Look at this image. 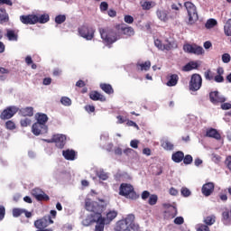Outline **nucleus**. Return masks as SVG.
Wrapping results in <instances>:
<instances>
[{"instance_id":"48","label":"nucleus","mask_w":231,"mask_h":231,"mask_svg":"<svg viewBox=\"0 0 231 231\" xmlns=\"http://www.w3.org/2000/svg\"><path fill=\"white\" fill-rule=\"evenodd\" d=\"M197 231H210V227L204 224H199L197 226Z\"/></svg>"},{"instance_id":"62","label":"nucleus","mask_w":231,"mask_h":231,"mask_svg":"<svg viewBox=\"0 0 231 231\" xmlns=\"http://www.w3.org/2000/svg\"><path fill=\"white\" fill-rule=\"evenodd\" d=\"M226 163L227 169H229V171H231V155L226 157Z\"/></svg>"},{"instance_id":"47","label":"nucleus","mask_w":231,"mask_h":231,"mask_svg":"<svg viewBox=\"0 0 231 231\" xmlns=\"http://www.w3.org/2000/svg\"><path fill=\"white\" fill-rule=\"evenodd\" d=\"M174 48V43L168 42L166 44L162 45V51L166 50V51H171V50Z\"/></svg>"},{"instance_id":"33","label":"nucleus","mask_w":231,"mask_h":231,"mask_svg":"<svg viewBox=\"0 0 231 231\" xmlns=\"http://www.w3.org/2000/svg\"><path fill=\"white\" fill-rule=\"evenodd\" d=\"M204 223L208 226H212L214 223H216V217L215 216H208L204 218Z\"/></svg>"},{"instance_id":"25","label":"nucleus","mask_w":231,"mask_h":231,"mask_svg":"<svg viewBox=\"0 0 231 231\" xmlns=\"http://www.w3.org/2000/svg\"><path fill=\"white\" fill-rule=\"evenodd\" d=\"M137 71H149L151 69V62L149 60L143 63H136Z\"/></svg>"},{"instance_id":"52","label":"nucleus","mask_w":231,"mask_h":231,"mask_svg":"<svg viewBox=\"0 0 231 231\" xmlns=\"http://www.w3.org/2000/svg\"><path fill=\"white\" fill-rule=\"evenodd\" d=\"M84 108L87 113H95V106L93 105H86Z\"/></svg>"},{"instance_id":"60","label":"nucleus","mask_w":231,"mask_h":231,"mask_svg":"<svg viewBox=\"0 0 231 231\" xmlns=\"http://www.w3.org/2000/svg\"><path fill=\"white\" fill-rule=\"evenodd\" d=\"M154 45L156 46V48H158L159 50H163V44L162 43V41L160 40H155L154 41Z\"/></svg>"},{"instance_id":"38","label":"nucleus","mask_w":231,"mask_h":231,"mask_svg":"<svg viewBox=\"0 0 231 231\" xmlns=\"http://www.w3.org/2000/svg\"><path fill=\"white\" fill-rule=\"evenodd\" d=\"M156 203H158V195L152 194L149 197L148 204H150L152 207H154V205H156Z\"/></svg>"},{"instance_id":"13","label":"nucleus","mask_w":231,"mask_h":231,"mask_svg":"<svg viewBox=\"0 0 231 231\" xmlns=\"http://www.w3.org/2000/svg\"><path fill=\"white\" fill-rule=\"evenodd\" d=\"M32 131L35 136H39V134H46V133H48V125L41 123H34L32 126Z\"/></svg>"},{"instance_id":"30","label":"nucleus","mask_w":231,"mask_h":231,"mask_svg":"<svg viewBox=\"0 0 231 231\" xmlns=\"http://www.w3.org/2000/svg\"><path fill=\"white\" fill-rule=\"evenodd\" d=\"M162 149L164 151H173L174 150V144L171 143L169 140H164L161 143Z\"/></svg>"},{"instance_id":"1","label":"nucleus","mask_w":231,"mask_h":231,"mask_svg":"<svg viewBox=\"0 0 231 231\" xmlns=\"http://www.w3.org/2000/svg\"><path fill=\"white\" fill-rule=\"evenodd\" d=\"M85 208L88 212H93L90 216L87 217H90L91 219L98 218V214L102 216V212L107 208V202L104 199H99V202L93 201L91 199H85Z\"/></svg>"},{"instance_id":"63","label":"nucleus","mask_w":231,"mask_h":231,"mask_svg":"<svg viewBox=\"0 0 231 231\" xmlns=\"http://www.w3.org/2000/svg\"><path fill=\"white\" fill-rule=\"evenodd\" d=\"M76 86L77 88H84L86 86V82H84L82 79H79L77 81Z\"/></svg>"},{"instance_id":"40","label":"nucleus","mask_w":231,"mask_h":231,"mask_svg":"<svg viewBox=\"0 0 231 231\" xmlns=\"http://www.w3.org/2000/svg\"><path fill=\"white\" fill-rule=\"evenodd\" d=\"M116 216H118V212L115 210L109 211L108 213H106V219L107 221H113V219L116 217Z\"/></svg>"},{"instance_id":"14","label":"nucleus","mask_w":231,"mask_h":231,"mask_svg":"<svg viewBox=\"0 0 231 231\" xmlns=\"http://www.w3.org/2000/svg\"><path fill=\"white\" fill-rule=\"evenodd\" d=\"M20 21L23 24H36L37 14L21 15Z\"/></svg>"},{"instance_id":"4","label":"nucleus","mask_w":231,"mask_h":231,"mask_svg":"<svg viewBox=\"0 0 231 231\" xmlns=\"http://www.w3.org/2000/svg\"><path fill=\"white\" fill-rule=\"evenodd\" d=\"M184 6L188 12V23L194 24V23L199 19V16H198V9L196 8V5L192 4V2H185Z\"/></svg>"},{"instance_id":"50","label":"nucleus","mask_w":231,"mask_h":231,"mask_svg":"<svg viewBox=\"0 0 231 231\" xmlns=\"http://www.w3.org/2000/svg\"><path fill=\"white\" fill-rule=\"evenodd\" d=\"M230 60H231V56L228 53H224L222 55V62H224V64H228Z\"/></svg>"},{"instance_id":"2","label":"nucleus","mask_w":231,"mask_h":231,"mask_svg":"<svg viewBox=\"0 0 231 231\" xmlns=\"http://www.w3.org/2000/svg\"><path fill=\"white\" fill-rule=\"evenodd\" d=\"M119 195L124 196L127 199H137L138 195L134 191L133 185L128 183H122L119 188Z\"/></svg>"},{"instance_id":"19","label":"nucleus","mask_w":231,"mask_h":231,"mask_svg":"<svg viewBox=\"0 0 231 231\" xmlns=\"http://www.w3.org/2000/svg\"><path fill=\"white\" fill-rule=\"evenodd\" d=\"M89 98L95 102H106V97L100 94L98 91H92L89 93Z\"/></svg>"},{"instance_id":"57","label":"nucleus","mask_w":231,"mask_h":231,"mask_svg":"<svg viewBox=\"0 0 231 231\" xmlns=\"http://www.w3.org/2000/svg\"><path fill=\"white\" fill-rule=\"evenodd\" d=\"M213 80H215V82H217L218 84H221V82H225V78L217 74V76H215Z\"/></svg>"},{"instance_id":"23","label":"nucleus","mask_w":231,"mask_h":231,"mask_svg":"<svg viewBox=\"0 0 231 231\" xmlns=\"http://www.w3.org/2000/svg\"><path fill=\"white\" fill-rule=\"evenodd\" d=\"M19 115L21 116H33V107L27 106L21 109H18Z\"/></svg>"},{"instance_id":"21","label":"nucleus","mask_w":231,"mask_h":231,"mask_svg":"<svg viewBox=\"0 0 231 231\" xmlns=\"http://www.w3.org/2000/svg\"><path fill=\"white\" fill-rule=\"evenodd\" d=\"M156 14L160 21H162L163 23L169 21V11L158 9Z\"/></svg>"},{"instance_id":"11","label":"nucleus","mask_w":231,"mask_h":231,"mask_svg":"<svg viewBox=\"0 0 231 231\" xmlns=\"http://www.w3.org/2000/svg\"><path fill=\"white\" fill-rule=\"evenodd\" d=\"M19 108L16 106H8L0 115L1 120H10L17 112Z\"/></svg>"},{"instance_id":"26","label":"nucleus","mask_w":231,"mask_h":231,"mask_svg":"<svg viewBox=\"0 0 231 231\" xmlns=\"http://www.w3.org/2000/svg\"><path fill=\"white\" fill-rule=\"evenodd\" d=\"M50 22V14H43L37 15L36 14V24L39 23L40 24H46V23Z\"/></svg>"},{"instance_id":"41","label":"nucleus","mask_w":231,"mask_h":231,"mask_svg":"<svg viewBox=\"0 0 231 231\" xmlns=\"http://www.w3.org/2000/svg\"><path fill=\"white\" fill-rule=\"evenodd\" d=\"M182 162L185 165H190V163H192L193 162L192 155L190 154L185 155L184 158L182 159Z\"/></svg>"},{"instance_id":"3","label":"nucleus","mask_w":231,"mask_h":231,"mask_svg":"<svg viewBox=\"0 0 231 231\" xmlns=\"http://www.w3.org/2000/svg\"><path fill=\"white\" fill-rule=\"evenodd\" d=\"M99 33L101 36V39L106 42V44H114V42H116L118 41V37L116 36V32L111 29H99Z\"/></svg>"},{"instance_id":"49","label":"nucleus","mask_w":231,"mask_h":231,"mask_svg":"<svg viewBox=\"0 0 231 231\" xmlns=\"http://www.w3.org/2000/svg\"><path fill=\"white\" fill-rule=\"evenodd\" d=\"M99 8L101 12H107L109 4H107V2H101Z\"/></svg>"},{"instance_id":"34","label":"nucleus","mask_w":231,"mask_h":231,"mask_svg":"<svg viewBox=\"0 0 231 231\" xmlns=\"http://www.w3.org/2000/svg\"><path fill=\"white\" fill-rule=\"evenodd\" d=\"M6 37L9 41H17L18 36L14 30H7Z\"/></svg>"},{"instance_id":"7","label":"nucleus","mask_w":231,"mask_h":231,"mask_svg":"<svg viewBox=\"0 0 231 231\" xmlns=\"http://www.w3.org/2000/svg\"><path fill=\"white\" fill-rule=\"evenodd\" d=\"M203 86V78L199 74H193L189 81V89L190 91H199Z\"/></svg>"},{"instance_id":"54","label":"nucleus","mask_w":231,"mask_h":231,"mask_svg":"<svg viewBox=\"0 0 231 231\" xmlns=\"http://www.w3.org/2000/svg\"><path fill=\"white\" fill-rule=\"evenodd\" d=\"M125 23H126L127 24H133V23H134V18L131 15H125Z\"/></svg>"},{"instance_id":"59","label":"nucleus","mask_w":231,"mask_h":231,"mask_svg":"<svg viewBox=\"0 0 231 231\" xmlns=\"http://www.w3.org/2000/svg\"><path fill=\"white\" fill-rule=\"evenodd\" d=\"M221 109L224 111H228V109H231V104L230 103H222L221 104Z\"/></svg>"},{"instance_id":"29","label":"nucleus","mask_w":231,"mask_h":231,"mask_svg":"<svg viewBox=\"0 0 231 231\" xmlns=\"http://www.w3.org/2000/svg\"><path fill=\"white\" fill-rule=\"evenodd\" d=\"M35 116L37 120L36 124H43V125H46L48 122V116L46 114L37 113Z\"/></svg>"},{"instance_id":"43","label":"nucleus","mask_w":231,"mask_h":231,"mask_svg":"<svg viewBox=\"0 0 231 231\" xmlns=\"http://www.w3.org/2000/svg\"><path fill=\"white\" fill-rule=\"evenodd\" d=\"M22 127H28V125H32V119L24 118L20 121Z\"/></svg>"},{"instance_id":"5","label":"nucleus","mask_w":231,"mask_h":231,"mask_svg":"<svg viewBox=\"0 0 231 231\" xmlns=\"http://www.w3.org/2000/svg\"><path fill=\"white\" fill-rule=\"evenodd\" d=\"M86 226H89V225H93V223H97L95 227V231H104V226L106 225V218L102 217L100 213L97 214V218L87 217L84 220Z\"/></svg>"},{"instance_id":"46","label":"nucleus","mask_w":231,"mask_h":231,"mask_svg":"<svg viewBox=\"0 0 231 231\" xmlns=\"http://www.w3.org/2000/svg\"><path fill=\"white\" fill-rule=\"evenodd\" d=\"M22 214H24V209H21V208L13 209L14 217H19V216H21Z\"/></svg>"},{"instance_id":"39","label":"nucleus","mask_w":231,"mask_h":231,"mask_svg":"<svg viewBox=\"0 0 231 231\" xmlns=\"http://www.w3.org/2000/svg\"><path fill=\"white\" fill-rule=\"evenodd\" d=\"M56 24H62V23H66V15L65 14H59L55 17Z\"/></svg>"},{"instance_id":"56","label":"nucleus","mask_w":231,"mask_h":231,"mask_svg":"<svg viewBox=\"0 0 231 231\" xmlns=\"http://www.w3.org/2000/svg\"><path fill=\"white\" fill-rule=\"evenodd\" d=\"M174 223L175 225H183V223H185V219L183 218V217H177L174 219Z\"/></svg>"},{"instance_id":"37","label":"nucleus","mask_w":231,"mask_h":231,"mask_svg":"<svg viewBox=\"0 0 231 231\" xmlns=\"http://www.w3.org/2000/svg\"><path fill=\"white\" fill-rule=\"evenodd\" d=\"M37 201H50V196L46 194L44 191H42L38 197H36Z\"/></svg>"},{"instance_id":"64","label":"nucleus","mask_w":231,"mask_h":231,"mask_svg":"<svg viewBox=\"0 0 231 231\" xmlns=\"http://www.w3.org/2000/svg\"><path fill=\"white\" fill-rule=\"evenodd\" d=\"M107 14L109 17H116V11H115L114 9H109Z\"/></svg>"},{"instance_id":"16","label":"nucleus","mask_w":231,"mask_h":231,"mask_svg":"<svg viewBox=\"0 0 231 231\" xmlns=\"http://www.w3.org/2000/svg\"><path fill=\"white\" fill-rule=\"evenodd\" d=\"M117 30H120L123 35H126L127 37H133L134 35V29L125 24L117 25Z\"/></svg>"},{"instance_id":"36","label":"nucleus","mask_w":231,"mask_h":231,"mask_svg":"<svg viewBox=\"0 0 231 231\" xmlns=\"http://www.w3.org/2000/svg\"><path fill=\"white\" fill-rule=\"evenodd\" d=\"M204 77L206 80H214L216 74L210 69H208L204 72Z\"/></svg>"},{"instance_id":"51","label":"nucleus","mask_w":231,"mask_h":231,"mask_svg":"<svg viewBox=\"0 0 231 231\" xmlns=\"http://www.w3.org/2000/svg\"><path fill=\"white\" fill-rule=\"evenodd\" d=\"M97 177L99 178V180H102L103 181H106V180H107V178H109V176H107V173H106L104 171H99L97 173Z\"/></svg>"},{"instance_id":"12","label":"nucleus","mask_w":231,"mask_h":231,"mask_svg":"<svg viewBox=\"0 0 231 231\" xmlns=\"http://www.w3.org/2000/svg\"><path fill=\"white\" fill-rule=\"evenodd\" d=\"M163 207L166 208L164 211V217L166 219H174V217L178 216V208H176V207L171 204H163Z\"/></svg>"},{"instance_id":"22","label":"nucleus","mask_w":231,"mask_h":231,"mask_svg":"<svg viewBox=\"0 0 231 231\" xmlns=\"http://www.w3.org/2000/svg\"><path fill=\"white\" fill-rule=\"evenodd\" d=\"M62 155L65 158V160L73 162V160H75V157L77 156V153L74 150H63Z\"/></svg>"},{"instance_id":"32","label":"nucleus","mask_w":231,"mask_h":231,"mask_svg":"<svg viewBox=\"0 0 231 231\" xmlns=\"http://www.w3.org/2000/svg\"><path fill=\"white\" fill-rule=\"evenodd\" d=\"M205 26H206L207 30H210L212 28H214L215 26H217V21L214 18H210L207 21Z\"/></svg>"},{"instance_id":"55","label":"nucleus","mask_w":231,"mask_h":231,"mask_svg":"<svg viewBox=\"0 0 231 231\" xmlns=\"http://www.w3.org/2000/svg\"><path fill=\"white\" fill-rule=\"evenodd\" d=\"M141 198L142 199H143V201H145V199H149V198H151V192H149L148 190L143 191Z\"/></svg>"},{"instance_id":"31","label":"nucleus","mask_w":231,"mask_h":231,"mask_svg":"<svg viewBox=\"0 0 231 231\" xmlns=\"http://www.w3.org/2000/svg\"><path fill=\"white\" fill-rule=\"evenodd\" d=\"M141 6L143 10H151V8H154V6H156V3L144 1L141 2Z\"/></svg>"},{"instance_id":"18","label":"nucleus","mask_w":231,"mask_h":231,"mask_svg":"<svg viewBox=\"0 0 231 231\" xmlns=\"http://www.w3.org/2000/svg\"><path fill=\"white\" fill-rule=\"evenodd\" d=\"M167 83L166 86H168L169 88H173V86H176L178 84V80H180V77L178 76V74H170L167 77Z\"/></svg>"},{"instance_id":"9","label":"nucleus","mask_w":231,"mask_h":231,"mask_svg":"<svg viewBox=\"0 0 231 231\" xmlns=\"http://www.w3.org/2000/svg\"><path fill=\"white\" fill-rule=\"evenodd\" d=\"M183 50L186 53H193V55H203L205 53L203 47L197 44H184Z\"/></svg>"},{"instance_id":"6","label":"nucleus","mask_w":231,"mask_h":231,"mask_svg":"<svg viewBox=\"0 0 231 231\" xmlns=\"http://www.w3.org/2000/svg\"><path fill=\"white\" fill-rule=\"evenodd\" d=\"M78 32L80 37H83V39H86V41H92V39L95 37L94 28L88 24H83L79 27Z\"/></svg>"},{"instance_id":"53","label":"nucleus","mask_w":231,"mask_h":231,"mask_svg":"<svg viewBox=\"0 0 231 231\" xmlns=\"http://www.w3.org/2000/svg\"><path fill=\"white\" fill-rule=\"evenodd\" d=\"M181 194L184 196V198H189V196H190V189L188 188H182Z\"/></svg>"},{"instance_id":"61","label":"nucleus","mask_w":231,"mask_h":231,"mask_svg":"<svg viewBox=\"0 0 231 231\" xmlns=\"http://www.w3.org/2000/svg\"><path fill=\"white\" fill-rule=\"evenodd\" d=\"M138 140H132L130 145L133 147V149H138Z\"/></svg>"},{"instance_id":"10","label":"nucleus","mask_w":231,"mask_h":231,"mask_svg":"<svg viewBox=\"0 0 231 231\" xmlns=\"http://www.w3.org/2000/svg\"><path fill=\"white\" fill-rule=\"evenodd\" d=\"M209 101L211 104H214V106H217V104H223L224 102H226V98L219 95V91L216 90L209 93Z\"/></svg>"},{"instance_id":"20","label":"nucleus","mask_w":231,"mask_h":231,"mask_svg":"<svg viewBox=\"0 0 231 231\" xmlns=\"http://www.w3.org/2000/svg\"><path fill=\"white\" fill-rule=\"evenodd\" d=\"M183 158H185V153L181 151L175 152L171 155V160L175 163H181Z\"/></svg>"},{"instance_id":"44","label":"nucleus","mask_w":231,"mask_h":231,"mask_svg":"<svg viewBox=\"0 0 231 231\" xmlns=\"http://www.w3.org/2000/svg\"><path fill=\"white\" fill-rule=\"evenodd\" d=\"M60 103L63 105V106H71V99L68 97H62L61 99H60Z\"/></svg>"},{"instance_id":"17","label":"nucleus","mask_w":231,"mask_h":231,"mask_svg":"<svg viewBox=\"0 0 231 231\" xmlns=\"http://www.w3.org/2000/svg\"><path fill=\"white\" fill-rule=\"evenodd\" d=\"M208 138H214L215 140H221V134L216 128H209L206 131Z\"/></svg>"},{"instance_id":"28","label":"nucleus","mask_w":231,"mask_h":231,"mask_svg":"<svg viewBox=\"0 0 231 231\" xmlns=\"http://www.w3.org/2000/svg\"><path fill=\"white\" fill-rule=\"evenodd\" d=\"M100 88L102 89V91L106 93V95H113V93H115V89H113V86L107 83H101Z\"/></svg>"},{"instance_id":"27","label":"nucleus","mask_w":231,"mask_h":231,"mask_svg":"<svg viewBox=\"0 0 231 231\" xmlns=\"http://www.w3.org/2000/svg\"><path fill=\"white\" fill-rule=\"evenodd\" d=\"M199 64L198 61H189L183 67V71H192V69H198Z\"/></svg>"},{"instance_id":"42","label":"nucleus","mask_w":231,"mask_h":231,"mask_svg":"<svg viewBox=\"0 0 231 231\" xmlns=\"http://www.w3.org/2000/svg\"><path fill=\"white\" fill-rule=\"evenodd\" d=\"M15 123L12 120H9L5 123V129H8L9 131H14L15 129Z\"/></svg>"},{"instance_id":"15","label":"nucleus","mask_w":231,"mask_h":231,"mask_svg":"<svg viewBox=\"0 0 231 231\" xmlns=\"http://www.w3.org/2000/svg\"><path fill=\"white\" fill-rule=\"evenodd\" d=\"M214 189H216L214 182H208L202 186L201 192L203 196L208 198V196H211V194L214 192Z\"/></svg>"},{"instance_id":"45","label":"nucleus","mask_w":231,"mask_h":231,"mask_svg":"<svg viewBox=\"0 0 231 231\" xmlns=\"http://www.w3.org/2000/svg\"><path fill=\"white\" fill-rule=\"evenodd\" d=\"M42 190L40 188H34L32 190V196H33V198H35V199L38 198V196H40L41 194H42Z\"/></svg>"},{"instance_id":"58","label":"nucleus","mask_w":231,"mask_h":231,"mask_svg":"<svg viewBox=\"0 0 231 231\" xmlns=\"http://www.w3.org/2000/svg\"><path fill=\"white\" fill-rule=\"evenodd\" d=\"M5 214H6V209L4 208V206H0V221H3V219H5Z\"/></svg>"},{"instance_id":"35","label":"nucleus","mask_w":231,"mask_h":231,"mask_svg":"<svg viewBox=\"0 0 231 231\" xmlns=\"http://www.w3.org/2000/svg\"><path fill=\"white\" fill-rule=\"evenodd\" d=\"M224 32L226 35L231 36V19H228L224 25Z\"/></svg>"},{"instance_id":"8","label":"nucleus","mask_w":231,"mask_h":231,"mask_svg":"<svg viewBox=\"0 0 231 231\" xmlns=\"http://www.w3.org/2000/svg\"><path fill=\"white\" fill-rule=\"evenodd\" d=\"M67 137L65 134H56L52 135L51 140H47L48 143H55L58 149H64L66 145Z\"/></svg>"},{"instance_id":"24","label":"nucleus","mask_w":231,"mask_h":231,"mask_svg":"<svg viewBox=\"0 0 231 231\" xmlns=\"http://www.w3.org/2000/svg\"><path fill=\"white\" fill-rule=\"evenodd\" d=\"M10 21V16L6 12V9L0 8V24H5Z\"/></svg>"}]
</instances>
